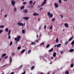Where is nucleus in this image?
I'll use <instances>...</instances> for the list:
<instances>
[{
	"instance_id": "nucleus-1",
	"label": "nucleus",
	"mask_w": 74,
	"mask_h": 74,
	"mask_svg": "<svg viewBox=\"0 0 74 74\" xmlns=\"http://www.w3.org/2000/svg\"><path fill=\"white\" fill-rule=\"evenodd\" d=\"M47 15L49 16V18H52V17H53V14H51L49 12L47 13Z\"/></svg>"
},
{
	"instance_id": "nucleus-2",
	"label": "nucleus",
	"mask_w": 74,
	"mask_h": 74,
	"mask_svg": "<svg viewBox=\"0 0 74 74\" xmlns=\"http://www.w3.org/2000/svg\"><path fill=\"white\" fill-rule=\"evenodd\" d=\"M19 38H21V36H18L17 38H14L15 41H19L20 40Z\"/></svg>"
},
{
	"instance_id": "nucleus-3",
	"label": "nucleus",
	"mask_w": 74,
	"mask_h": 74,
	"mask_svg": "<svg viewBox=\"0 0 74 74\" xmlns=\"http://www.w3.org/2000/svg\"><path fill=\"white\" fill-rule=\"evenodd\" d=\"M11 3L12 6H14V5H15V1H14L13 0H12L11 1Z\"/></svg>"
},
{
	"instance_id": "nucleus-4",
	"label": "nucleus",
	"mask_w": 74,
	"mask_h": 74,
	"mask_svg": "<svg viewBox=\"0 0 74 74\" xmlns=\"http://www.w3.org/2000/svg\"><path fill=\"white\" fill-rule=\"evenodd\" d=\"M17 24L18 25H19V26H23V24L20 22L18 23Z\"/></svg>"
},
{
	"instance_id": "nucleus-5",
	"label": "nucleus",
	"mask_w": 74,
	"mask_h": 74,
	"mask_svg": "<svg viewBox=\"0 0 74 74\" xmlns=\"http://www.w3.org/2000/svg\"><path fill=\"white\" fill-rule=\"evenodd\" d=\"M29 18L28 17H23V19H25V20H28L29 19Z\"/></svg>"
},
{
	"instance_id": "nucleus-6",
	"label": "nucleus",
	"mask_w": 74,
	"mask_h": 74,
	"mask_svg": "<svg viewBox=\"0 0 74 74\" xmlns=\"http://www.w3.org/2000/svg\"><path fill=\"white\" fill-rule=\"evenodd\" d=\"M33 15H34V16H38V15H39V14L36 13H34L33 14Z\"/></svg>"
},
{
	"instance_id": "nucleus-7",
	"label": "nucleus",
	"mask_w": 74,
	"mask_h": 74,
	"mask_svg": "<svg viewBox=\"0 0 74 74\" xmlns=\"http://www.w3.org/2000/svg\"><path fill=\"white\" fill-rule=\"evenodd\" d=\"M73 38H74V37L72 36L70 38L69 40V41H71V40L73 39Z\"/></svg>"
},
{
	"instance_id": "nucleus-8",
	"label": "nucleus",
	"mask_w": 74,
	"mask_h": 74,
	"mask_svg": "<svg viewBox=\"0 0 74 74\" xmlns=\"http://www.w3.org/2000/svg\"><path fill=\"white\" fill-rule=\"evenodd\" d=\"M64 25L66 27H69V25H68V24L66 23H65L64 24Z\"/></svg>"
},
{
	"instance_id": "nucleus-9",
	"label": "nucleus",
	"mask_w": 74,
	"mask_h": 74,
	"mask_svg": "<svg viewBox=\"0 0 74 74\" xmlns=\"http://www.w3.org/2000/svg\"><path fill=\"white\" fill-rule=\"evenodd\" d=\"M56 52H54L53 53V57H56Z\"/></svg>"
},
{
	"instance_id": "nucleus-10",
	"label": "nucleus",
	"mask_w": 74,
	"mask_h": 74,
	"mask_svg": "<svg viewBox=\"0 0 74 74\" xmlns=\"http://www.w3.org/2000/svg\"><path fill=\"white\" fill-rule=\"evenodd\" d=\"M54 5H55L56 8H58V4H57L56 3H54Z\"/></svg>"
},
{
	"instance_id": "nucleus-11",
	"label": "nucleus",
	"mask_w": 74,
	"mask_h": 74,
	"mask_svg": "<svg viewBox=\"0 0 74 74\" xmlns=\"http://www.w3.org/2000/svg\"><path fill=\"white\" fill-rule=\"evenodd\" d=\"M6 56V54L4 53L2 55V59H3V57H4V56Z\"/></svg>"
},
{
	"instance_id": "nucleus-12",
	"label": "nucleus",
	"mask_w": 74,
	"mask_h": 74,
	"mask_svg": "<svg viewBox=\"0 0 74 74\" xmlns=\"http://www.w3.org/2000/svg\"><path fill=\"white\" fill-rule=\"evenodd\" d=\"M74 49H71L69 50V51L70 52H72L74 51Z\"/></svg>"
},
{
	"instance_id": "nucleus-13",
	"label": "nucleus",
	"mask_w": 74,
	"mask_h": 74,
	"mask_svg": "<svg viewBox=\"0 0 74 74\" xmlns=\"http://www.w3.org/2000/svg\"><path fill=\"white\" fill-rule=\"evenodd\" d=\"M23 11L24 12H25V13H27L28 11L27 10L25 9V10H24Z\"/></svg>"
},
{
	"instance_id": "nucleus-14",
	"label": "nucleus",
	"mask_w": 74,
	"mask_h": 74,
	"mask_svg": "<svg viewBox=\"0 0 74 74\" xmlns=\"http://www.w3.org/2000/svg\"><path fill=\"white\" fill-rule=\"evenodd\" d=\"M29 3L30 5L32 4V3H33V1L32 0L30 1L29 2Z\"/></svg>"
},
{
	"instance_id": "nucleus-15",
	"label": "nucleus",
	"mask_w": 74,
	"mask_h": 74,
	"mask_svg": "<svg viewBox=\"0 0 74 74\" xmlns=\"http://www.w3.org/2000/svg\"><path fill=\"white\" fill-rule=\"evenodd\" d=\"M24 8H25V6H22L20 8V9L21 10H22L24 9Z\"/></svg>"
},
{
	"instance_id": "nucleus-16",
	"label": "nucleus",
	"mask_w": 74,
	"mask_h": 74,
	"mask_svg": "<svg viewBox=\"0 0 74 74\" xmlns=\"http://www.w3.org/2000/svg\"><path fill=\"white\" fill-rule=\"evenodd\" d=\"M53 48H51V50H49V52H52V51H53Z\"/></svg>"
},
{
	"instance_id": "nucleus-17",
	"label": "nucleus",
	"mask_w": 74,
	"mask_h": 74,
	"mask_svg": "<svg viewBox=\"0 0 74 74\" xmlns=\"http://www.w3.org/2000/svg\"><path fill=\"white\" fill-rule=\"evenodd\" d=\"M25 49H23L22 51H21V53H23L24 52H25Z\"/></svg>"
},
{
	"instance_id": "nucleus-18",
	"label": "nucleus",
	"mask_w": 74,
	"mask_h": 74,
	"mask_svg": "<svg viewBox=\"0 0 74 74\" xmlns=\"http://www.w3.org/2000/svg\"><path fill=\"white\" fill-rule=\"evenodd\" d=\"M46 2H43V3H42L41 5V6H43L44 5V4H45Z\"/></svg>"
},
{
	"instance_id": "nucleus-19",
	"label": "nucleus",
	"mask_w": 74,
	"mask_h": 74,
	"mask_svg": "<svg viewBox=\"0 0 74 74\" xmlns=\"http://www.w3.org/2000/svg\"><path fill=\"white\" fill-rule=\"evenodd\" d=\"M50 46V45L49 44H48L46 46V48H48Z\"/></svg>"
},
{
	"instance_id": "nucleus-20",
	"label": "nucleus",
	"mask_w": 74,
	"mask_h": 74,
	"mask_svg": "<svg viewBox=\"0 0 74 74\" xmlns=\"http://www.w3.org/2000/svg\"><path fill=\"white\" fill-rule=\"evenodd\" d=\"M4 26L3 25L0 26V28H4Z\"/></svg>"
},
{
	"instance_id": "nucleus-21",
	"label": "nucleus",
	"mask_w": 74,
	"mask_h": 74,
	"mask_svg": "<svg viewBox=\"0 0 74 74\" xmlns=\"http://www.w3.org/2000/svg\"><path fill=\"white\" fill-rule=\"evenodd\" d=\"M21 46H18L17 47V49L19 50L21 49Z\"/></svg>"
},
{
	"instance_id": "nucleus-22",
	"label": "nucleus",
	"mask_w": 74,
	"mask_h": 74,
	"mask_svg": "<svg viewBox=\"0 0 74 74\" xmlns=\"http://www.w3.org/2000/svg\"><path fill=\"white\" fill-rule=\"evenodd\" d=\"M56 43H57V42H58L59 41V39H58V38H56Z\"/></svg>"
},
{
	"instance_id": "nucleus-23",
	"label": "nucleus",
	"mask_w": 74,
	"mask_h": 74,
	"mask_svg": "<svg viewBox=\"0 0 74 74\" xmlns=\"http://www.w3.org/2000/svg\"><path fill=\"white\" fill-rule=\"evenodd\" d=\"M10 34H11V30H10L9 31L8 35H10Z\"/></svg>"
},
{
	"instance_id": "nucleus-24",
	"label": "nucleus",
	"mask_w": 74,
	"mask_h": 74,
	"mask_svg": "<svg viewBox=\"0 0 74 74\" xmlns=\"http://www.w3.org/2000/svg\"><path fill=\"white\" fill-rule=\"evenodd\" d=\"M5 30L6 32H8V28H6L5 29Z\"/></svg>"
},
{
	"instance_id": "nucleus-25",
	"label": "nucleus",
	"mask_w": 74,
	"mask_h": 74,
	"mask_svg": "<svg viewBox=\"0 0 74 74\" xmlns=\"http://www.w3.org/2000/svg\"><path fill=\"white\" fill-rule=\"evenodd\" d=\"M10 62L11 63V62H12V59H11V57H10Z\"/></svg>"
},
{
	"instance_id": "nucleus-26",
	"label": "nucleus",
	"mask_w": 74,
	"mask_h": 74,
	"mask_svg": "<svg viewBox=\"0 0 74 74\" xmlns=\"http://www.w3.org/2000/svg\"><path fill=\"white\" fill-rule=\"evenodd\" d=\"M74 66V64H72L71 65V67H73Z\"/></svg>"
},
{
	"instance_id": "nucleus-27",
	"label": "nucleus",
	"mask_w": 74,
	"mask_h": 74,
	"mask_svg": "<svg viewBox=\"0 0 74 74\" xmlns=\"http://www.w3.org/2000/svg\"><path fill=\"white\" fill-rule=\"evenodd\" d=\"M31 45H36V43L34 42H32L31 43Z\"/></svg>"
},
{
	"instance_id": "nucleus-28",
	"label": "nucleus",
	"mask_w": 74,
	"mask_h": 74,
	"mask_svg": "<svg viewBox=\"0 0 74 74\" xmlns=\"http://www.w3.org/2000/svg\"><path fill=\"white\" fill-rule=\"evenodd\" d=\"M60 45H61V44H59L57 46V47H60Z\"/></svg>"
},
{
	"instance_id": "nucleus-29",
	"label": "nucleus",
	"mask_w": 74,
	"mask_h": 74,
	"mask_svg": "<svg viewBox=\"0 0 74 74\" xmlns=\"http://www.w3.org/2000/svg\"><path fill=\"white\" fill-rule=\"evenodd\" d=\"M22 32L23 33V34H25V30H24V29H23L22 30Z\"/></svg>"
},
{
	"instance_id": "nucleus-30",
	"label": "nucleus",
	"mask_w": 74,
	"mask_h": 74,
	"mask_svg": "<svg viewBox=\"0 0 74 74\" xmlns=\"http://www.w3.org/2000/svg\"><path fill=\"white\" fill-rule=\"evenodd\" d=\"M74 44V40L71 42V45H73Z\"/></svg>"
},
{
	"instance_id": "nucleus-31",
	"label": "nucleus",
	"mask_w": 74,
	"mask_h": 74,
	"mask_svg": "<svg viewBox=\"0 0 74 74\" xmlns=\"http://www.w3.org/2000/svg\"><path fill=\"white\" fill-rule=\"evenodd\" d=\"M65 74H69V72L68 71H66V72L65 73Z\"/></svg>"
},
{
	"instance_id": "nucleus-32",
	"label": "nucleus",
	"mask_w": 74,
	"mask_h": 74,
	"mask_svg": "<svg viewBox=\"0 0 74 74\" xmlns=\"http://www.w3.org/2000/svg\"><path fill=\"white\" fill-rule=\"evenodd\" d=\"M68 43H69V42L68 41H67L65 42V45H66V44H68Z\"/></svg>"
},
{
	"instance_id": "nucleus-33",
	"label": "nucleus",
	"mask_w": 74,
	"mask_h": 74,
	"mask_svg": "<svg viewBox=\"0 0 74 74\" xmlns=\"http://www.w3.org/2000/svg\"><path fill=\"white\" fill-rule=\"evenodd\" d=\"M3 29H1L0 30V34H1V33L2 32H3Z\"/></svg>"
},
{
	"instance_id": "nucleus-34",
	"label": "nucleus",
	"mask_w": 74,
	"mask_h": 74,
	"mask_svg": "<svg viewBox=\"0 0 74 74\" xmlns=\"http://www.w3.org/2000/svg\"><path fill=\"white\" fill-rule=\"evenodd\" d=\"M34 68V66H33L31 68V70H33Z\"/></svg>"
},
{
	"instance_id": "nucleus-35",
	"label": "nucleus",
	"mask_w": 74,
	"mask_h": 74,
	"mask_svg": "<svg viewBox=\"0 0 74 74\" xmlns=\"http://www.w3.org/2000/svg\"><path fill=\"white\" fill-rule=\"evenodd\" d=\"M24 5H25V4H27V2H24L23 3Z\"/></svg>"
},
{
	"instance_id": "nucleus-36",
	"label": "nucleus",
	"mask_w": 74,
	"mask_h": 74,
	"mask_svg": "<svg viewBox=\"0 0 74 74\" xmlns=\"http://www.w3.org/2000/svg\"><path fill=\"white\" fill-rule=\"evenodd\" d=\"M31 52V50H29L28 51V53H30Z\"/></svg>"
},
{
	"instance_id": "nucleus-37",
	"label": "nucleus",
	"mask_w": 74,
	"mask_h": 74,
	"mask_svg": "<svg viewBox=\"0 0 74 74\" xmlns=\"http://www.w3.org/2000/svg\"><path fill=\"white\" fill-rule=\"evenodd\" d=\"M43 44H44V42H42L41 44H40V45H43Z\"/></svg>"
},
{
	"instance_id": "nucleus-38",
	"label": "nucleus",
	"mask_w": 74,
	"mask_h": 74,
	"mask_svg": "<svg viewBox=\"0 0 74 74\" xmlns=\"http://www.w3.org/2000/svg\"><path fill=\"white\" fill-rule=\"evenodd\" d=\"M52 26H50V29L51 30V29H52Z\"/></svg>"
},
{
	"instance_id": "nucleus-39",
	"label": "nucleus",
	"mask_w": 74,
	"mask_h": 74,
	"mask_svg": "<svg viewBox=\"0 0 74 74\" xmlns=\"http://www.w3.org/2000/svg\"><path fill=\"white\" fill-rule=\"evenodd\" d=\"M12 44V42H11L10 43V45H11Z\"/></svg>"
},
{
	"instance_id": "nucleus-40",
	"label": "nucleus",
	"mask_w": 74,
	"mask_h": 74,
	"mask_svg": "<svg viewBox=\"0 0 74 74\" xmlns=\"http://www.w3.org/2000/svg\"><path fill=\"white\" fill-rule=\"evenodd\" d=\"M10 35H8V38L9 39H10V38H11V36H10Z\"/></svg>"
},
{
	"instance_id": "nucleus-41",
	"label": "nucleus",
	"mask_w": 74,
	"mask_h": 74,
	"mask_svg": "<svg viewBox=\"0 0 74 74\" xmlns=\"http://www.w3.org/2000/svg\"><path fill=\"white\" fill-rule=\"evenodd\" d=\"M55 18H53L52 19V21H53H53H55Z\"/></svg>"
},
{
	"instance_id": "nucleus-42",
	"label": "nucleus",
	"mask_w": 74,
	"mask_h": 74,
	"mask_svg": "<svg viewBox=\"0 0 74 74\" xmlns=\"http://www.w3.org/2000/svg\"><path fill=\"white\" fill-rule=\"evenodd\" d=\"M46 25H45L44 26V29H46Z\"/></svg>"
},
{
	"instance_id": "nucleus-43",
	"label": "nucleus",
	"mask_w": 74,
	"mask_h": 74,
	"mask_svg": "<svg viewBox=\"0 0 74 74\" xmlns=\"http://www.w3.org/2000/svg\"><path fill=\"white\" fill-rule=\"evenodd\" d=\"M14 11H15V12L16 11V8H14Z\"/></svg>"
},
{
	"instance_id": "nucleus-44",
	"label": "nucleus",
	"mask_w": 74,
	"mask_h": 74,
	"mask_svg": "<svg viewBox=\"0 0 74 74\" xmlns=\"http://www.w3.org/2000/svg\"><path fill=\"white\" fill-rule=\"evenodd\" d=\"M63 53V51H61L60 52L61 54H62V53Z\"/></svg>"
},
{
	"instance_id": "nucleus-45",
	"label": "nucleus",
	"mask_w": 74,
	"mask_h": 74,
	"mask_svg": "<svg viewBox=\"0 0 74 74\" xmlns=\"http://www.w3.org/2000/svg\"><path fill=\"white\" fill-rule=\"evenodd\" d=\"M7 65V64H5V65H4L2 66V67H5V66H6Z\"/></svg>"
},
{
	"instance_id": "nucleus-46",
	"label": "nucleus",
	"mask_w": 74,
	"mask_h": 74,
	"mask_svg": "<svg viewBox=\"0 0 74 74\" xmlns=\"http://www.w3.org/2000/svg\"><path fill=\"white\" fill-rule=\"evenodd\" d=\"M42 9H43L42 8H40V9H39V11H41V10H42Z\"/></svg>"
},
{
	"instance_id": "nucleus-47",
	"label": "nucleus",
	"mask_w": 74,
	"mask_h": 74,
	"mask_svg": "<svg viewBox=\"0 0 74 74\" xmlns=\"http://www.w3.org/2000/svg\"><path fill=\"white\" fill-rule=\"evenodd\" d=\"M35 42H38V40H36Z\"/></svg>"
},
{
	"instance_id": "nucleus-48",
	"label": "nucleus",
	"mask_w": 74,
	"mask_h": 74,
	"mask_svg": "<svg viewBox=\"0 0 74 74\" xmlns=\"http://www.w3.org/2000/svg\"><path fill=\"white\" fill-rule=\"evenodd\" d=\"M23 66V65H21V66H20L19 68H21V67H22Z\"/></svg>"
},
{
	"instance_id": "nucleus-49",
	"label": "nucleus",
	"mask_w": 74,
	"mask_h": 74,
	"mask_svg": "<svg viewBox=\"0 0 74 74\" xmlns=\"http://www.w3.org/2000/svg\"><path fill=\"white\" fill-rule=\"evenodd\" d=\"M8 57V56H6L5 58H4V59H6V58H7Z\"/></svg>"
},
{
	"instance_id": "nucleus-50",
	"label": "nucleus",
	"mask_w": 74,
	"mask_h": 74,
	"mask_svg": "<svg viewBox=\"0 0 74 74\" xmlns=\"http://www.w3.org/2000/svg\"><path fill=\"white\" fill-rule=\"evenodd\" d=\"M25 73H26V71H24V72L23 74H25Z\"/></svg>"
},
{
	"instance_id": "nucleus-51",
	"label": "nucleus",
	"mask_w": 74,
	"mask_h": 74,
	"mask_svg": "<svg viewBox=\"0 0 74 74\" xmlns=\"http://www.w3.org/2000/svg\"><path fill=\"white\" fill-rule=\"evenodd\" d=\"M36 1H35L33 3V4H36Z\"/></svg>"
},
{
	"instance_id": "nucleus-52",
	"label": "nucleus",
	"mask_w": 74,
	"mask_h": 74,
	"mask_svg": "<svg viewBox=\"0 0 74 74\" xmlns=\"http://www.w3.org/2000/svg\"><path fill=\"white\" fill-rule=\"evenodd\" d=\"M60 16H61V18H63V15H60Z\"/></svg>"
},
{
	"instance_id": "nucleus-53",
	"label": "nucleus",
	"mask_w": 74,
	"mask_h": 74,
	"mask_svg": "<svg viewBox=\"0 0 74 74\" xmlns=\"http://www.w3.org/2000/svg\"><path fill=\"white\" fill-rule=\"evenodd\" d=\"M59 3H61V0H59Z\"/></svg>"
},
{
	"instance_id": "nucleus-54",
	"label": "nucleus",
	"mask_w": 74,
	"mask_h": 74,
	"mask_svg": "<svg viewBox=\"0 0 74 74\" xmlns=\"http://www.w3.org/2000/svg\"><path fill=\"white\" fill-rule=\"evenodd\" d=\"M14 72H12L10 74H14Z\"/></svg>"
},
{
	"instance_id": "nucleus-55",
	"label": "nucleus",
	"mask_w": 74,
	"mask_h": 74,
	"mask_svg": "<svg viewBox=\"0 0 74 74\" xmlns=\"http://www.w3.org/2000/svg\"><path fill=\"white\" fill-rule=\"evenodd\" d=\"M7 14L5 15V17H7Z\"/></svg>"
},
{
	"instance_id": "nucleus-56",
	"label": "nucleus",
	"mask_w": 74,
	"mask_h": 74,
	"mask_svg": "<svg viewBox=\"0 0 74 74\" xmlns=\"http://www.w3.org/2000/svg\"><path fill=\"white\" fill-rule=\"evenodd\" d=\"M53 57H51V59H53Z\"/></svg>"
},
{
	"instance_id": "nucleus-57",
	"label": "nucleus",
	"mask_w": 74,
	"mask_h": 74,
	"mask_svg": "<svg viewBox=\"0 0 74 74\" xmlns=\"http://www.w3.org/2000/svg\"><path fill=\"white\" fill-rule=\"evenodd\" d=\"M40 20V18H39V19H38V21H39Z\"/></svg>"
},
{
	"instance_id": "nucleus-58",
	"label": "nucleus",
	"mask_w": 74,
	"mask_h": 74,
	"mask_svg": "<svg viewBox=\"0 0 74 74\" xmlns=\"http://www.w3.org/2000/svg\"><path fill=\"white\" fill-rule=\"evenodd\" d=\"M47 1V0H44V2H45V3H46V1Z\"/></svg>"
},
{
	"instance_id": "nucleus-59",
	"label": "nucleus",
	"mask_w": 74,
	"mask_h": 74,
	"mask_svg": "<svg viewBox=\"0 0 74 74\" xmlns=\"http://www.w3.org/2000/svg\"><path fill=\"white\" fill-rule=\"evenodd\" d=\"M33 6H31V8H33Z\"/></svg>"
},
{
	"instance_id": "nucleus-60",
	"label": "nucleus",
	"mask_w": 74,
	"mask_h": 74,
	"mask_svg": "<svg viewBox=\"0 0 74 74\" xmlns=\"http://www.w3.org/2000/svg\"><path fill=\"white\" fill-rule=\"evenodd\" d=\"M41 29V27L40 26L39 28V29Z\"/></svg>"
},
{
	"instance_id": "nucleus-61",
	"label": "nucleus",
	"mask_w": 74,
	"mask_h": 74,
	"mask_svg": "<svg viewBox=\"0 0 74 74\" xmlns=\"http://www.w3.org/2000/svg\"><path fill=\"white\" fill-rule=\"evenodd\" d=\"M55 72H53L52 73V74H55Z\"/></svg>"
},
{
	"instance_id": "nucleus-62",
	"label": "nucleus",
	"mask_w": 74,
	"mask_h": 74,
	"mask_svg": "<svg viewBox=\"0 0 74 74\" xmlns=\"http://www.w3.org/2000/svg\"><path fill=\"white\" fill-rule=\"evenodd\" d=\"M38 8H40V6H38Z\"/></svg>"
},
{
	"instance_id": "nucleus-63",
	"label": "nucleus",
	"mask_w": 74,
	"mask_h": 74,
	"mask_svg": "<svg viewBox=\"0 0 74 74\" xmlns=\"http://www.w3.org/2000/svg\"><path fill=\"white\" fill-rule=\"evenodd\" d=\"M57 46V45H56L54 46V47H56Z\"/></svg>"
},
{
	"instance_id": "nucleus-64",
	"label": "nucleus",
	"mask_w": 74,
	"mask_h": 74,
	"mask_svg": "<svg viewBox=\"0 0 74 74\" xmlns=\"http://www.w3.org/2000/svg\"><path fill=\"white\" fill-rule=\"evenodd\" d=\"M12 55H14V53H12Z\"/></svg>"
}]
</instances>
